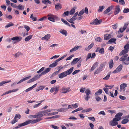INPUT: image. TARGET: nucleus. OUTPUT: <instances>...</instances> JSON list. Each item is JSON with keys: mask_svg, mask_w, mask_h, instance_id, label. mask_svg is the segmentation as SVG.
<instances>
[{"mask_svg": "<svg viewBox=\"0 0 129 129\" xmlns=\"http://www.w3.org/2000/svg\"><path fill=\"white\" fill-rule=\"evenodd\" d=\"M52 109H48L44 111L41 112H40L39 114L37 115V117L38 118H41L44 115L50 116L57 114L58 112H55L49 113L52 111Z\"/></svg>", "mask_w": 129, "mask_h": 129, "instance_id": "f257e3e1", "label": "nucleus"}, {"mask_svg": "<svg viewBox=\"0 0 129 129\" xmlns=\"http://www.w3.org/2000/svg\"><path fill=\"white\" fill-rule=\"evenodd\" d=\"M74 69V67H72L67 71L64 72L59 74L58 75L59 78L60 79H62L64 77L67 76V75H70L73 72Z\"/></svg>", "mask_w": 129, "mask_h": 129, "instance_id": "f03ea898", "label": "nucleus"}, {"mask_svg": "<svg viewBox=\"0 0 129 129\" xmlns=\"http://www.w3.org/2000/svg\"><path fill=\"white\" fill-rule=\"evenodd\" d=\"M47 17L48 20L53 22H55V20L58 21L60 19L57 16L51 13L48 14Z\"/></svg>", "mask_w": 129, "mask_h": 129, "instance_id": "7ed1b4c3", "label": "nucleus"}, {"mask_svg": "<svg viewBox=\"0 0 129 129\" xmlns=\"http://www.w3.org/2000/svg\"><path fill=\"white\" fill-rule=\"evenodd\" d=\"M42 120V118H37L36 119L29 120L24 122L25 125L30 123L33 124L40 121Z\"/></svg>", "mask_w": 129, "mask_h": 129, "instance_id": "20e7f679", "label": "nucleus"}, {"mask_svg": "<svg viewBox=\"0 0 129 129\" xmlns=\"http://www.w3.org/2000/svg\"><path fill=\"white\" fill-rule=\"evenodd\" d=\"M22 39V38L21 37H15L12 38L11 40L13 41V43L15 44L17 42H19Z\"/></svg>", "mask_w": 129, "mask_h": 129, "instance_id": "39448f33", "label": "nucleus"}, {"mask_svg": "<svg viewBox=\"0 0 129 129\" xmlns=\"http://www.w3.org/2000/svg\"><path fill=\"white\" fill-rule=\"evenodd\" d=\"M85 92L86 95L85 99L86 101H88L90 98V96L91 94V92L89 89H87L85 91Z\"/></svg>", "mask_w": 129, "mask_h": 129, "instance_id": "423d86ee", "label": "nucleus"}, {"mask_svg": "<svg viewBox=\"0 0 129 129\" xmlns=\"http://www.w3.org/2000/svg\"><path fill=\"white\" fill-rule=\"evenodd\" d=\"M102 22V20H98L97 18H96L93 21L90 23V24L94 25H97L100 24Z\"/></svg>", "mask_w": 129, "mask_h": 129, "instance_id": "0eeeda50", "label": "nucleus"}, {"mask_svg": "<svg viewBox=\"0 0 129 129\" xmlns=\"http://www.w3.org/2000/svg\"><path fill=\"white\" fill-rule=\"evenodd\" d=\"M122 67V66L121 64H120L117 67L116 69L112 72V73L116 74L120 72L121 70Z\"/></svg>", "mask_w": 129, "mask_h": 129, "instance_id": "6e6552de", "label": "nucleus"}, {"mask_svg": "<svg viewBox=\"0 0 129 129\" xmlns=\"http://www.w3.org/2000/svg\"><path fill=\"white\" fill-rule=\"evenodd\" d=\"M128 55L127 54H125L119 59V60L122 62V63L124 64V62H125L127 59Z\"/></svg>", "mask_w": 129, "mask_h": 129, "instance_id": "1a4fd4ad", "label": "nucleus"}, {"mask_svg": "<svg viewBox=\"0 0 129 129\" xmlns=\"http://www.w3.org/2000/svg\"><path fill=\"white\" fill-rule=\"evenodd\" d=\"M123 113H122L119 112L115 116V118H114L116 121H118L119 120L121 119V117L122 116Z\"/></svg>", "mask_w": 129, "mask_h": 129, "instance_id": "9d476101", "label": "nucleus"}, {"mask_svg": "<svg viewBox=\"0 0 129 129\" xmlns=\"http://www.w3.org/2000/svg\"><path fill=\"white\" fill-rule=\"evenodd\" d=\"M127 86V84L125 83H123L121 84L120 85V91H123V92H124L125 90V88Z\"/></svg>", "mask_w": 129, "mask_h": 129, "instance_id": "9b49d317", "label": "nucleus"}, {"mask_svg": "<svg viewBox=\"0 0 129 129\" xmlns=\"http://www.w3.org/2000/svg\"><path fill=\"white\" fill-rule=\"evenodd\" d=\"M113 8V6L108 7L104 12V14L105 15L109 12L112 10Z\"/></svg>", "mask_w": 129, "mask_h": 129, "instance_id": "f8f14e48", "label": "nucleus"}, {"mask_svg": "<svg viewBox=\"0 0 129 129\" xmlns=\"http://www.w3.org/2000/svg\"><path fill=\"white\" fill-rule=\"evenodd\" d=\"M117 121H116L115 119L114 118L113 120L110 122V124L112 126H115L118 124Z\"/></svg>", "mask_w": 129, "mask_h": 129, "instance_id": "ddd939ff", "label": "nucleus"}, {"mask_svg": "<svg viewBox=\"0 0 129 129\" xmlns=\"http://www.w3.org/2000/svg\"><path fill=\"white\" fill-rule=\"evenodd\" d=\"M82 47L81 46H75L72 49L70 50V52H73L74 51L77 50L79 48H81Z\"/></svg>", "mask_w": 129, "mask_h": 129, "instance_id": "4468645a", "label": "nucleus"}, {"mask_svg": "<svg viewBox=\"0 0 129 129\" xmlns=\"http://www.w3.org/2000/svg\"><path fill=\"white\" fill-rule=\"evenodd\" d=\"M70 89V88H66L63 87L61 89V92L62 93H65L69 91Z\"/></svg>", "mask_w": 129, "mask_h": 129, "instance_id": "2eb2a0df", "label": "nucleus"}, {"mask_svg": "<svg viewBox=\"0 0 129 129\" xmlns=\"http://www.w3.org/2000/svg\"><path fill=\"white\" fill-rule=\"evenodd\" d=\"M52 111H55V112L59 111L60 112H64L67 111L68 110V109L67 108H60L57 110L56 109H52Z\"/></svg>", "mask_w": 129, "mask_h": 129, "instance_id": "dca6fc26", "label": "nucleus"}, {"mask_svg": "<svg viewBox=\"0 0 129 129\" xmlns=\"http://www.w3.org/2000/svg\"><path fill=\"white\" fill-rule=\"evenodd\" d=\"M120 11V6L119 5H117L116 6L115 10L114 13L115 15L118 14Z\"/></svg>", "mask_w": 129, "mask_h": 129, "instance_id": "f3484780", "label": "nucleus"}, {"mask_svg": "<svg viewBox=\"0 0 129 129\" xmlns=\"http://www.w3.org/2000/svg\"><path fill=\"white\" fill-rule=\"evenodd\" d=\"M31 77V76H28L26 77L25 78H23L20 80L17 83V84H18L20 83H21L22 82H23V81H25L26 80H27L30 78Z\"/></svg>", "mask_w": 129, "mask_h": 129, "instance_id": "a211bd4d", "label": "nucleus"}, {"mask_svg": "<svg viewBox=\"0 0 129 129\" xmlns=\"http://www.w3.org/2000/svg\"><path fill=\"white\" fill-rule=\"evenodd\" d=\"M94 45L93 43H92L91 44L88 46L87 47L85 48L84 50L86 51H88L91 48L93 47Z\"/></svg>", "mask_w": 129, "mask_h": 129, "instance_id": "6ab92c4d", "label": "nucleus"}, {"mask_svg": "<svg viewBox=\"0 0 129 129\" xmlns=\"http://www.w3.org/2000/svg\"><path fill=\"white\" fill-rule=\"evenodd\" d=\"M50 37L51 36L50 34H48L45 35L44 37H42L41 38V39L42 40H46L48 41L49 40Z\"/></svg>", "mask_w": 129, "mask_h": 129, "instance_id": "aec40b11", "label": "nucleus"}, {"mask_svg": "<svg viewBox=\"0 0 129 129\" xmlns=\"http://www.w3.org/2000/svg\"><path fill=\"white\" fill-rule=\"evenodd\" d=\"M111 37V36L110 34H105L104 36V39L106 40H109Z\"/></svg>", "mask_w": 129, "mask_h": 129, "instance_id": "412c9836", "label": "nucleus"}, {"mask_svg": "<svg viewBox=\"0 0 129 129\" xmlns=\"http://www.w3.org/2000/svg\"><path fill=\"white\" fill-rule=\"evenodd\" d=\"M51 69V68H47L46 69L44 70L41 73L42 74V75H43L47 73L50 71Z\"/></svg>", "mask_w": 129, "mask_h": 129, "instance_id": "4be33fe9", "label": "nucleus"}, {"mask_svg": "<svg viewBox=\"0 0 129 129\" xmlns=\"http://www.w3.org/2000/svg\"><path fill=\"white\" fill-rule=\"evenodd\" d=\"M42 75L41 73L39 75H37L34 76V77L33 78L34 81L37 80Z\"/></svg>", "mask_w": 129, "mask_h": 129, "instance_id": "5701e85b", "label": "nucleus"}, {"mask_svg": "<svg viewBox=\"0 0 129 129\" xmlns=\"http://www.w3.org/2000/svg\"><path fill=\"white\" fill-rule=\"evenodd\" d=\"M76 19L77 18L76 17L73 16L72 18L70 19L69 20H67L71 23L74 24V21H75Z\"/></svg>", "mask_w": 129, "mask_h": 129, "instance_id": "b1692460", "label": "nucleus"}, {"mask_svg": "<svg viewBox=\"0 0 129 129\" xmlns=\"http://www.w3.org/2000/svg\"><path fill=\"white\" fill-rule=\"evenodd\" d=\"M59 32L62 34L65 35V36L68 35V33L66 30L61 29L59 30Z\"/></svg>", "mask_w": 129, "mask_h": 129, "instance_id": "393cba45", "label": "nucleus"}, {"mask_svg": "<svg viewBox=\"0 0 129 129\" xmlns=\"http://www.w3.org/2000/svg\"><path fill=\"white\" fill-rule=\"evenodd\" d=\"M105 6H100L99 7L98 11L99 13H101L102 12L103 10L105 8Z\"/></svg>", "mask_w": 129, "mask_h": 129, "instance_id": "a878e982", "label": "nucleus"}, {"mask_svg": "<svg viewBox=\"0 0 129 129\" xmlns=\"http://www.w3.org/2000/svg\"><path fill=\"white\" fill-rule=\"evenodd\" d=\"M37 86V85L36 84H35L33 85L32 86L30 87L27 89H26L25 90V91L26 92H28L31 90H32L33 88H34L35 87H36Z\"/></svg>", "mask_w": 129, "mask_h": 129, "instance_id": "bb28decb", "label": "nucleus"}, {"mask_svg": "<svg viewBox=\"0 0 129 129\" xmlns=\"http://www.w3.org/2000/svg\"><path fill=\"white\" fill-rule=\"evenodd\" d=\"M116 40V39L114 38H112L110 39L109 40L107 43V44H109L110 43H115Z\"/></svg>", "mask_w": 129, "mask_h": 129, "instance_id": "cd10ccee", "label": "nucleus"}, {"mask_svg": "<svg viewBox=\"0 0 129 129\" xmlns=\"http://www.w3.org/2000/svg\"><path fill=\"white\" fill-rule=\"evenodd\" d=\"M109 67L110 69H111L113 67L114 63L113 60L112 59H111L109 62Z\"/></svg>", "mask_w": 129, "mask_h": 129, "instance_id": "c85d7f7f", "label": "nucleus"}, {"mask_svg": "<svg viewBox=\"0 0 129 129\" xmlns=\"http://www.w3.org/2000/svg\"><path fill=\"white\" fill-rule=\"evenodd\" d=\"M128 51V50L127 49H125L123 50L119 53V55H124V54H125L127 53Z\"/></svg>", "mask_w": 129, "mask_h": 129, "instance_id": "c756f323", "label": "nucleus"}, {"mask_svg": "<svg viewBox=\"0 0 129 129\" xmlns=\"http://www.w3.org/2000/svg\"><path fill=\"white\" fill-rule=\"evenodd\" d=\"M55 5V9L56 10L60 9L62 8L61 5L59 4H58L57 5Z\"/></svg>", "mask_w": 129, "mask_h": 129, "instance_id": "7c9ffc66", "label": "nucleus"}, {"mask_svg": "<svg viewBox=\"0 0 129 129\" xmlns=\"http://www.w3.org/2000/svg\"><path fill=\"white\" fill-rule=\"evenodd\" d=\"M33 36L32 35H31L29 36L26 37L24 39V41L25 42H27L30 40L32 38Z\"/></svg>", "mask_w": 129, "mask_h": 129, "instance_id": "2f4dec72", "label": "nucleus"}, {"mask_svg": "<svg viewBox=\"0 0 129 129\" xmlns=\"http://www.w3.org/2000/svg\"><path fill=\"white\" fill-rule=\"evenodd\" d=\"M105 63L104 62L100 64V66L98 68L100 71H102L103 69L105 67Z\"/></svg>", "mask_w": 129, "mask_h": 129, "instance_id": "473e14b6", "label": "nucleus"}, {"mask_svg": "<svg viewBox=\"0 0 129 129\" xmlns=\"http://www.w3.org/2000/svg\"><path fill=\"white\" fill-rule=\"evenodd\" d=\"M79 60L80 59H78V58L74 59L71 62L72 64H76Z\"/></svg>", "mask_w": 129, "mask_h": 129, "instance_id": "72a5a7b5", "label": "nucleus"}, {"mask_svg": "<svg viewBox=\"0 0 129 129\" xmlns=\"http://www.w3.org/2000/svg\"><path fill=\"white\" fill-rule=\"evenodd\" d=\"M102 90L101 89H99L95 93V96H96L100 95L102 93Z\"/></svg>", "mask_w": 129, "mask_h": 129, "instance_id": "f704fd0d", "label": "nucleus"}, {"mask_svg": "<svg viewBox=\"0 0 129 129\" xmlns=\"http://www.w3.org/2000/svg\"><path fill=\"white\" fill-rule=\"evenodd\" d=\"M58 64L57 63H56L55 61L54 62L50 64L49 67L51 68H53L56 67Z\"/></svg>", "mask_w": 129, "mask_h": 129, "instance_id": "c9c22d12", "label": "nucleus"}, {"mask_svg": "<svg viewBox=\"0 0 129 129\" xmlns=\"http://www.w3.org/2000/svg\"><path fill=\"white\" fill-rule=\"evenodd\" d=\"M61 21L64 23L66 25H68V26H70L71 25L69 24V23L67 22V21H66L65 20L63 19V18H61Z\"/></svg>", "mask_w": 129, "mask_h": 129, "instance_id": "e433bc0d", "label": "nucleus"}, {"mask_svg": "<svg viewBox=\"0 0 129 129\" xmlns=\"http://www.w3.org/2000/svg\"><path fill=\"white\" fill-rule=\"evenodd\" d=\"M67 55H64L61 57V58H58L56 60H55V61L56 63H58V62L60 61V60H62V59H63Z\"/></svg>", "mask_w": 129, "mask_h": 129, "instance_id": "4c0bfd02", "label": "nucleus"}, {"mask_svg": "<svg viewBox=\"0 0 129 129\" xmlns=\"http://www.w3.org/2000/svg\"><path fill=\"white\" fill-rule=\"evenodd\" d=\"M25 125L24 122L23 123L20 124L18 125V126H16L14 127L13 129H16L18 128L19 127H20L21 126Z\"/></svg>", "mask_w": 129, "mask_h": 129, "instance_id": "58836bf2", "label": "nucleus"}, {"mask_svg": "<svg viewBox=\"0 0 129 129\" xmlns=\"http://www.w3.org/2000/svg\"><path fill=\"white\" fill-rule=\"evenodd\" d=\"M92 110V109L91 108H89L87 109H84L82 111V112H88L91 111Z\"/></svg>", "mask_w": 129, "mask_h": 129, "instance_id": "ea45409f", "label": "nucleus"}, {"mask_svg": "<svg viewBox=\"0 0 129 129\" xmlns=\"http://www.w3.org/2000/svg\"><path fill=\"white\" fill-rule=\"evenodd\" d=\"M103 89L105 93L108 94H109V93L108 92L109 88L108 87H104L103 88Z\"/></svg>", "mask_w": 129, "mask_h": 129, "instance_id": "a19ab883", "label": "nucleus"}, {"mask_svg": "<svg viewBox=\"0 0 129 129\" xmlns=\"http://www.w3.org/2000/svg\"><path fill=\"white\" fill-rule=\"evenodd\" d=\"M14 24L12 22H10V23H8L5 26V28H8L10 26H13Z\"/></svg>", "mask_w": 129, "mask_h": 129, "instance_id": "79ce46f5", "label": "nucleus"}, {"mask_svg": "<svg viewBox=\"0 0 129 129\" xmlns=\"http://www.w3.org/2000/svg\"><path fill=\"white\" fill-rule=\"evenodd\" d=\"M69 13V12L68 11L64 12L62 15V17H64L66 16H68V15Z\"/></svg>", "mask_w": 129, "mask_h": 129, "instance_id": "37998d69", "label": "nucleus"}, {"mask_svg": "<svg viewBox=\"0 0 129 129\" xmlns=\"http://www.w3.org/2000/svg\"><path fill=\"white\" fill-rule=\"evenodd\" d=\"M10 81H2L0 83V86H2L3 84H5L9 83L10 82Z\"/></svg>", "mask_w": 129, "mask_h": 129, "instance_id": "c03bdc74", "label": "nucleus"}, {"mask_svg": "<svg viewBox=\"0 0 129 129\" xmlns=\"http://www.w3.org/2000/svg\"><path fill=\"white\" fill-rule=\"evenodd\" d=\"M129 121V120L127 119H125L121 121L122 124H124L128 122Z\"/></svg>", "mask_w": 129, "mask_h": 129, "instance_id": "a18cd8bd", "label": "nucleus"}, {"mask_svg": "<svg viewBox=\"0 0 129 129\" xmlns=\"http://www.w3.org/2000/svg\"><path fill=\"white\" fill-rule=\"evenodd\" d=\"M110 73H108L107 75L105 77L103 78V79L105 80H108L110 78Z\"/></svg>", "mask_w": 129, "mask_h": 129, "instance_id": "49530a36", "label": "nucleus"}, {"mask_svg": "<svg viewBox=\"0 0 129 129\" xmlns=\"http://www.w3.org/2000/svg\"><path fill=\"white\" fill-rule=\"evenodd\" d=\"M42 3L45 4H46L47 3H48L49 4H51V3L49 0H44L42 1Z\"/></svg>", "mask_w": 129, "mask_h": 129, "instance_id": "de8ad7c7", "label": "nucleus"}, {"mask_svg": "<svg viewBox=\"0 0 129 129\" xmlns=\"http://www.w3.org/2000/svg\"><path fill=\"white\" fill-rule=\"evenodd\" d=\"M34 15L33 14L31 15L30 16V18H31L33 21H36L37 20V18L36 17H34L33 16Z\"/></svg>", "mask_w": 129, "mask_h": 129, "instance_id": "09e8293b", "label": "nucleus"}, {"mask_svg": "<svg viewBox=\"0 0 129 129\" xmlns=\"http://www.w3.org/2000/svg\"><path fill=\"white\" fill-rule=\"evenodd\" d=\"M21 54V52H18L15 54L14 57L15 58L18 57Z\"/></svg>", "mask_w": 129, "mask_h": 129, "instance_id": "8fccbe9b", "label": "nucleus"}, {"mask_svg": "<svg viewBox=\"0 0 129 129\" xmlns=\"http://www.w3.org/2000/svg\"><path fill=\"white\" fill-rule=\"evenodd\" d=\"M84 13V9H82L81 11L79 12L78 16H80L82 15Z\"/></svg>", "mask_w": 129, "mask_h": 129, "instance_id": "3c124183", "label": "nucleus"}, {"mask_svg": "<svg viewBox=\"0 0 129 129\" xmlns=\"http://www.w3.org/2000/svg\"><path fill=\"white\" fill-rule=\"evenodd\" d=\"M29 118H36L37 117V115H31L29 116H28Z\"/></svg>", "mask_w": 129, "mask_h": 129, "instance_id": "603ef678", "label": "nucleus"}, {"mask_svg": "<svg viewBox=\"0 0 129 129\" xmlns=\"http://www.w3.org/2000/svg\"><path fill=\"white\" fill-rule=\"evenodd\" d=\"M98 114L99 115H102L104 116L106 115V113L104 111H100L98 113Z\"/></svg>", "mask_w": 129, "mask_h": 129, "instance_id": "864d4df0", "label": "nucleus"}, {"mask_svg": "<svg viewBox=\"0 0 129 129\" xmlns=\"http://www.w3.org/2000/svg\"><path fill=\"white\" fill-rule=\"evenodd\" d=\"M104 49L103 48L100 49L99 52L101 54H103L104 53Z\"/></svg>", "mask_w": 129, "mask_h": 129, "instance_id": "5fc2aeb1", "label": "nucleus"}, {"mask_svg": "<svg viewBox=\"0 0 129 129\" xmlns=\"http://www.w3.org/2000/svg\"><path fill=\"white\" fill-rule=\"evenodd\" d=\"M88 118L93 121H94L95 120L94 117H88Z\"/></svg>", "mask_w": 129, "mask_h": 129, "instance_id": "6e6d98bb", "label": "nucleus"}, {"mask_svg": "<svg viewBox=\"0 0 129 129\" xmlns=\"http://www.w3.org/2000/svg\"><path fill=\"white\" fill-rule=\"evenodd\" d=\"M91 54L90 53H89L86 57V60L87 61L88 59L91 58Z\"/></svg>", "mask_w": 129, "mask_h": 129, "instance_id": "4d7b16f0", "label": "nucleus"}, {"mask_svg": "<svg viewBox=\"0 0 129 129\" xmlns=\"http://www.w3.org/2000/svg\"><path fill=\"white\" fill-rule=\"evenodd\" d=\"M24 27L26 29L27 32L30 29V28L29 26L26 25H24Z\"/></svg>", "mask_w": 129, "mask_h": 129, "instance_id": "13d9d810", "label": "nucleus"}, {"mask_svg": "<svg viewBox=\"0 0 129 129\" xmlns=\"http://www.w3.org/2000/svg\"><path fill=\"white\" fill-rule=\"evenodd\" d=\"M129 23L128 22H126L124 23V25L123 27V28L124 29H125L126 28L127 26L129 24Z\"/></svg>", "mask_w": 129, "mask_h": 129, "instance_id": "bf43d9fd", "label": "nucleus"}, {"mask_svg": "<svg viewBox=\"0 0 129 129\" xmlns=\"http://www.w3.org/2000/svg\"><path fill=\"white\" fill-rule=\"evenodd\" d=\"M75 10L74 8H73L70 11V14L71 15H73L75 13Z\"/></svg>", "mask_w": 129, "mask_h": 129, "instance_id": "052dcab7", "label": "nucleus"}, {"mask_svg": "<svg viewBox=\"0 0 129 129\" xmlns=\"http://www.w3.org/2000/svg\"><path fill=\"white\" fill-rule=\"evenodd\" d=\"M128 61H129V56L127 58L126 61L125 62H124V64L125 65H128L129 64Z\"/></svg>", "mask_w": 129, "mask_h": 129, "instance_id": "680f3d73", "label": "nucleus"}, {"mask_svg": "<svg viewBox=\"0 0 129 129\" xmlns=\"http://www.w3.org/2000/svg\"><path fill=\"white\" fill-rule=\"evenodd\" d=\"M128 12H129V9L128 8H125L124 9L123 11V13H127Z\"/></svg>", "mask_w": 129, "mask_h": 129, "instance_id": "e2e57ef3", "label": "nucleus"}, {"mask_svg": "<svg viewBox=\"0 0 129 129\" xmlns=\"http://www.w3.org/2000/svg\"><path fill=\"white\" fill-rule=\"evenodd\" d=\"M125 29L123 28H120L118 31V33L119 34V33H122Z\"/></svg>", "mask_w": 129, "mask_h": 129, "instance_id": "0e129e2a", "label": "nucleus"}, {"mask_svg": "<svg viewBox=\"0 0 129 129\" xmlns=\"http://www.w3.org/2000/svg\"><path fill=\"white\" fill-rule=\"evenodd\" d=\"M21 117V116L19 114H17L15 115V116L14 117V118L16 119L17 118L20 119Z\"/></svg>", "mask_w": 129, "mask_h": 129, "instance_id": "69168bd1", "label": "nucleus"}, {"mask_svg": "<svg viewBox=\"0 0 129 129\" xmlns=\"http://www.w3.org/2000/svg\"><path fill=\"white\" fill-rule=\"evenodd\" d=\"M119 2L120 3V4L122 5H124L125 3L124 0H120L119 1Z\"/></svg>", "mask_w": 129, "mask_h": 129, "instance_id": "338daca9", "label": "nucleus"}, {"mask_svg": "<svg viewBox=\"0 0 129 129\" xmlns=\"http://www.w3.org/2000/svg\"><path fill=\"white\" fill-rule=\"evenodd\" d=\"M95 40L96 41L101 42V41L102 39L101 38L98 37L96 38L95 39Z\"/></svg>", "mask_w": 129, "mask_h": 129, "instance_id": "774afa93", "label": "nucleus"}]
</instances>
